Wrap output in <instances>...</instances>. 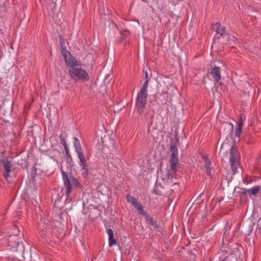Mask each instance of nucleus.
<instances>
[{"instance_id":"nucleus-2","label":"nucleus","mask_w":261,"mask_h":261,"mask_svg":"<svg viewBox=\"0 0 261 261\" xmlns=\"http://www.w3.org/2000/svg\"><path fill=\"white\" fill-rule=\"evenodd\" d=\"M14 227L17 229V232L13 236H10L7 240L8 246L10 247V249L12 252H23L24 251V246L22 243H20L17 240L16 237L19 233V230L17 225H14Z\"/></svg>"},{"instance_id":"nucleus-21","label":"nucleus","mask_w":261,"mask_h":261,"mask_svg":"<svg viewBox=\"0 0 261 261\" xmlns=\"http://www.w3.org/2000/svg\"><path fill=\"white\" fill-rule=\"evenodd\" d=\"M178 162H170L171 170L173 173H175L177 170V167Z\"/></svg>"},{"instance_id":"nucleus-20","label":"nucleus","mask_w":261,"mask_h":261,"mask_svg":"<svg viewBox=\"0 0 261 261\" xmlns=\"http://www.w3.org/2000/svg\"><path fill=\"white\" fill-rule=\"evenodd\" d=\"M127 199L128 201L130 202L133 205L138 202L137 200L134 197L130 195H127Z\"/></svg>"},{"instance_id":"nucleus-27","label":"nucleus","mask_w":261,"mask_h":261,"mask_svg":"<svg viewBox=\"0 0 261 261\" xmlns=\"http://www.w3.org/2000/svg\"><path fill=\"white\" fill-rule=\"evenodd\" d=\"M206 168V174L208 175H211L210 168Z\"/></svg>"},{"instance_id":"nucleus-32","label":"nucleus","mask_w":261,"mask_h":261,"mask_svg":"<svg viewBox=\"0 0 261 261\" xmlns=\"http://www.w3.org/2000/svg\"><path fill=\"white\" fill-rule=\"evenodd\" d=\"M220 261H226V258H225L224 260H221Z\"/></svg>"},{"instance_id":"nucleus-19","label":"nucleus","mask_w":261,"mask_h":261,"mask_svg":"<svg viewBox=\"0 0 261 261\" xmlns=\"http://www.w3.org/2000/svg\"><path fill=\"white\" fill-rule=\"evenodd\" d=\"M149 80H145V82H144L143 87L141 88L139 92L147 93V88H148V85L149 83Z\"/></svg>"},{"instance_id":"nucleus-17","label":"nucleus","mask_w":261,"mask_h":261,"mask_svg":"<svg viewBox=\"0 0 261 261\" xmlns=\"http://www.w3.org/2000/svg\"><path fill=\"white\" fill-rule=\"evenodd\" d=\"M137 210L138 213L140 215H144L145 212H144L142 204L137 202L136 204L133 205Z\"/></svg>"},{"instance_id":"nucleus-18","label":"nucleus","mask_w":261,"mask_h":261,"mask_svg":"<svg viewBox=\"0 0 261 261\" xmlns=\"http://www.w3.org/2000/svg\"><path fill=\"white\" fill-rule=\"evenodd\" d=\"M59 41H60V44L61 46L62 53L63 54V52H64L65 51H67V50L66 48V47L65 46L64 39L63 37H62L61 36H60L59 37Z\"/></svg>"},{"instance_id":"nucleus-13","label":"nucleus","mask_w":261,"mask_h":261,"mask_svg":"<svg viewBox=\"0 0 261 261\" xmlns=\"http://www.w3.org/2000/svg\"><path fill=\"white\" fill-rule=\"evenodd\" d=\"M107 233L109 236V246L111 247L116 245L117 241L116 240L114 239L113 230L112 229L109 228L107 230Z\"/></svg>"},{"instance_id":"nucleus-15","label":"nucleus","mask_w":261,"mask_h":261,"mask_svg":"<svg viewBox=\"0 0 261 261\" xmlns=\"http://www.w3.org/2000/svg\"><path fill=\"white\" fill-rule=\"evenodd\" d=\"M260 190V188L259 186H256L251 189H248L246 192L248 194H252L254 196H256Z\"/></svg>"},{"instance_id":"nucleus-29","label":"nucleus","mask_w":261,"mask_h":261,"mask_svg":"<svg viewBox=\"0 0 261 261\" xmlns=\"http://www.w3.org/2000/svg\"><path fill=\"white\" fill-rule=\"evenodd\" d=\"M241 123V126H243V122L242 118L241 117L238 124H240Z\"/></svg>"},{"instance_id":"nucleus-14","label":"nucleus","mask_w":261,"mask_h":261,"mask_svg":"<svg viewBox=\"0 0 261 261\" xmlns=\"http://www.w3.org/2000/svg\"><path fill=\"white\" fill-rule=\"evenodd\" d=\"M168 97V93L166 92H164L161 94L155 95V99L159 102H161L162 104H165L166 103L167 101V99Z\"/></svg>"},{"instance_id":"nucleus-8","label":"nucleus","mask_w":261,"mask_h":261,"mask_svg":"<svg viewBox=\"0 0 261 261\" xmlns=\"http://www.w3.org/2000/svg\"><path fill=\"white\" fill-rule=\"evenodd\" d=\"M62 55L66 63L71 68H74L79 65L77 60L71 55L70 53L68 51H65Z\"/></svg>"},{"instance_id":"nucleus-3","label":"nucleus","mask_w":261,"mask_h":261,"mask_svg":"<svg viewBox=\"0 0 261 261\" xmlns=\"http://www.w3.org/2000/svg\"><path fill=\"white\" fill-rule=\"evenodd\" d=\"M2 163L4 169V177L8 182H11L16 176V172L13 167L11 161L4 160L2 161Z\"/></svg>"},{"instance_id":"nucleus-23","label":"nucleus","mask_w":261,"mask_h":261,"mask_svg":"<svg viewBox=\"0 0 261 261\" xmlns=\"http://www.w3.org/2000/svg\"><path fill=\"white\" fill-rule=\"evenodd\" d=\"M175 174V173H173L172 172L171 173L170 170L168 171L167 173V179H169V180L172 179V178L174 176V174Z\"/></svg>"},{"instance_id":"nucleus-9","label":"nucleus","mask_w":261,"mask_h":261,"mask_svg":"<svg viewBox=\"0 0 261 261\" xmlns=\"http://www.w3.org/2000/svg\"><path fill=\"white\" fill-rule=\"evenodd\" d=\"M50 222L48 220L41 219L39 223L38 230L42 233V234L46 236L48 232H50Z\"/></svg>"},{"instance_id":"nucleus-1","label":"nucleus","mask_w":261,"mask_h":261,"mask_svg":"<svg viewBox=\"0 0 261 261\" xmlns=\"http://www.w3.org/2000/svg\"><path fill=\"white\" fill-rule=\"evenodd\" d=\"M73 141L74 146L80 160V165L82 167V170L84 171L85 174L87 175L89 168L80 142L76 137L73 138Z\"/></svg>"},{"instance_id":"nucleus-12","label":"nucleus","mask_w":261,"mask_h":261,"mask_svg":"<svg viewBox=\"0 0 261 261\" xmlns=\"http://www.w3.org/2000/svg\"><path fill=\"white\" fill-rule=\"evenodd\" d=\"M211 74L216 81L219 82L221 79L220 68L217 66H215L214 68L212 70Z\"/></svg>"},{"instance_id":"nucleus-33","label":"nucleus","mask_w":261,"mask_h":261,"mask_svg":"<svg viewBox=\"0 0 261 261\" xmlns=\"http://www.w3.org/2000/svg\"><path fill=\"white\" fill-rule=\"evenodd\" d=\"M154 191L155 194H158V193H157V191H156L155 190H154Z\"/></svg>"},{"instance_id":"nucleus-24","label":"nucleus","mask_w":261,"mask_h":261,"mask_svg":"<svg viewBox=\"0 0 261 261\" xmlns=\"http://www.w3.org/2000/svg\"><path fill=\"white\" fill-rule=\"evenodd\" d=\"M60 140H61V143L63 145L64 148H66V146H67V144L66 143V141H65V140L64 139V138L63 137L62 135H61L60 136Z\"/></svg>"},{"instance_id":"nucleus-26","label":"nucleus","mask_w":261,"mask_h":261,"mask_svg":"<svg viewBox=\"0 0 261 261\" xmlns=\"http://www.w3.org/2000/svg\"><path fill=\"white\" fill-rule=\"evenodd\" d=\"M64 149H65V151H66V155L67 156H70V155L69 154V150H68L67 146H66V148H64Z\"/></svg>"},{"instance_id":"nucleus-5","label":"nucleus","mask_w":261,"mask_h":261,"mask_svg":"<svg viewBox=\"0 0 261 261\" xmlns=\"http://www.w3.org/2000/svg\"><path fill=\"white\" fill-rule=\"evenodd\" d=\"M147 95V93H144L141 92H139L138 94L136 105L137 112L140 114H142L143 113L146 107Z\"/></svg>"},{"instance_id":"nucleus-11","label":"nucleus","mask_w":261,"mask_h":261,"mask_svg":"<svg viewBox=\"0 0 261 261\" xmlns=\"http://www.w3.org/2000/svg\"><path fill=\"white\" fill-rule=\"evenodd\" d=\"M213 29L215 30L217 33L221 36H223L226 34L225 28L221 24L217 22L213 24Z\"/></svg>"},{"instance_id":"nucleus-28","label":"nucleus","mask_w":261,"mask_h":261,"mask_svg":"<svg viewBox=\"0 0 261 261\" xmlns=\"http://www.w3.org/2000/svg\"><path fill=\"white\" fill-rule=\"evenodd\" d=\"M145 80L150 81V79L148 77V74L147 71L145 72Z\"/></svg>"},{"instance_id":"nucleus-7","label":"nucleus","mask_w":261,"mask_h":261,"mask_svg":"<svg viewBox=\"0 0 261 261\" xmlns=\"http://www.w3.org/2000/svg\"><path fill=\"white\" fill-rule=\"evenodd\" d=\"M62 174L64 185L66 188V194L69 195L73 189L72 184L76 185L78 184V181L73 177L70 179L68 174L64 171L62 172Z\"/></svg>"},{"instance_id":"nucleus-10","label":"nucleus","mask_w":261,"mask_h":261,"mask_svg":"<svg viewBox=\"0 0 261 261\" xmlns=\"http://www.w3.org/2000/svg\"><path fill=\"white\" fill-rule=\"evenodd\" d=\"M170 150L172 152L170 162H178V151L176 146L174 144H171Z\"/></svg>"},{"instance_id":"nucleus-6","label":"nucleus","mask_w":261,"mask_h":261,"mask_svg":"<svg viewBox=\"0 0 261 261\" xmlns=\"http://www.w3.org/2000/svg\"><path fill=\"white\" fill-rule=\"evenodd\" d=\"M238 159V148L235 145H233L230 150L229 161L233 173H235L237 170Z\"/></svg>"},{"instance_id":"nucleus-16","label":"nucleus","mask_w":261,"mask_h":261,"mask_svg":"<svg viewBox=\"0 0 261 261\" xmlns=\"http://www.w3.org/2000/svg\"><path fill=\"white\" fill-rule=\"evenodd\" d=\"M145 217L146 221L148 223L151 224L152 226H153L154 228H157L158 225L152 218L150 217L149 215H148L146 213L144 214V215Z\"/></svg>"},{"instance_id":"nucleus-4","label":"nucleus","mask_w":261,"mask_h":261,"mask_svg":"<svg viewBox=\"0 0 261 261\" xmlns=\"http://www.w3.org/2000/svg\"><path fill=\"white\" fill-rule=\"evenodd\" d=\"M70 77L75 81L79 80L88 81L90 79L89 74L81 67H75L69 69Z\"/></svg>"},{"instance_id":"nucleus-31","label":"nucleus","mask_w":261,"mask_h":261,"mask_svg":"<svg viewBox=\"0 0 261 261\" xmlns=\"http://www.w3.org/2000/svg\"><path fill=\"white\" fill-rule=\"evenodd\" d=\"M173 185H175V186H178V184H177V183H176V182H174V183L173 184Z\"/></svg>"},{"instance_id":"nucleus-30","label":"nucleus","mask_w":261,"mask_h":261,"mask_svg":"<svg viewBox=\"0 0 261 261\" xmlns=\"http://www.w3.org/2000/svg\"><path fill=\"white\" fill-rule=\"evenodd\" d=\"M228 126H229V128H230V130L231 131H232V130H233V125H232V124H230V123H228Z\"/></svg>"},{"instance_id":"nucleus-25","label":"nucleus","mask_w":261,"mask_h":261,"mask_svg":"<svg viewBox=\"0 0 261 261\" xmlns=\"http://www.w3.org/2000/svg\"><path fill=\"white\" fill-rule=\"evenodd\" d=\"M205 164H206V168H210V166L211 165V162L210 160L207 158L205 160Z\"/></svg>"},{"instance_id":"nucleus-22","label":"nucleus","mask_w":261,"mask_h":261,"mask_svg":"<svg viewBox=\"0 0 261 261\" xmlns=\"http://www.w3.org/2000/svg\"><path fill=\"white\" fill-rule=\"evenodd\" d=\"M242 128L241 123L240 124H238V126L236 129L235 136L237 137L240 136L242 133Z\"/></svg>"}]
</instances>
